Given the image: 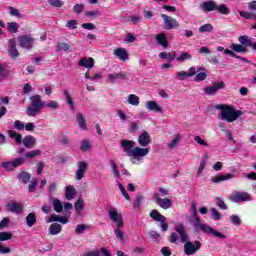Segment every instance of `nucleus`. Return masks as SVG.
<instances>
[{
	"instance_id": "1",
	"label": "nucleus",
	"mask_w": 256,
	"mask_h": 256,
	"mask_svg": "<svg viewBox=\"0 0 256 256\" xmlns=\"http://www.w3.org/2000/svg\"><path fill=\"white\" fill-rule=\"evenodd\" d=\"M121 148L123 149L124 153L128 157H133L134 159H141V157H147L151 148H141L135 147V141L124 139L121 141Z\"/></svg>"
},
{
	"instance_id": "2",
	"label": "nucleus",
	"mask_w": 256,
	"mask_h": 256,
	"mask_svg": "<svg viewBox=\"0 0 256 256\" xmlns=\"http://www.w3.org/2000/svg\"><path fill=\"white\" fill-rule=\"evenodd\" d=\"M217 109H220L221 112L218 114L219 119L222 121H227L228 123H233V121H237L241 115H243V111L235 110L233 107L227 104H221L216 106Z\"/></svg>"
},
{
	"instance_id": "3",
	"label": "nucleus",
	"mask_w": 256,
	"mask_h": 256,
	"mask_svg": "<svg viewBox=\"0 0 256 256\" xmlns=\"http://www.w3.org/2000/svg\"><path fill=\"white\" fill-rule=\"evenodd\" d=\"M192 223L193 227L197 229V227L202 231V233H205L206 235H213V237H218L219 239H227V236L217 230H215L213 227L201 223V218H199V214H192Z\"/></svg>"
},
{
	"instance_id": "4",
	"label": "nucleus",
	"mask_w": 256,
	"mask_h": 256,
	"mask_svg": "<svg viewBox=\"0 0 256 256\" xmlns=\"http://www.w3.org/2000/svg\"><path fill=\"white\" fill-rule=\"evenodd\" d=\"M30 101V106L26 109V115H28V117H37L39 111L45 107V102L41 101L40 95L31 96Z\"/></svg>"
},
{
	"instance_id": "5",
	"label": "nucleus",
	"mask_w": 256,
	"mask_h": 256,
	"mask_svg": "<svg viewBox=\"0 0 256 256\" xmlns=\"http://www.w3.org/2000/svg\"><path fill=\"white\" fill-rule=\"evenodd\" d=\"M201 242L195 240L194 242L187 241L184 244V253L185 255H195L199 249H201Z\"/></svg>"
},
{
	"instance_id": "6",
	"label": "nucleus",
	"mask_w": 256,
	"mask_h": 256,
	"mask_svg": "<svg viewBox=\"0 0 256 256\" xmlns=\"http://www.w3.org/2000/svg\"><path fill=\"white\" fill-rule=\"evenodd\" d=\"M150 217L151 219H153L154 221H158L161 224V231H167L169 229V224H167V218H165V216H163L161 213H159L156 209L152 210L150 212Z\"/></svg>"
},
{
	"instance_id": "7",
	"label": "nucleus",
	"mask_w": 256,
	"mask_h": 256,
	"mask_svg": "<svg viewBox=\"0 0 256 256\" xmlns=\"http://www.w3.org/2000/svg\"><path fill=\"white\" fill-rule=\"evenodd\" d=\"M229 199L230 201H233V203H243L245 201H251V194L247 192L236 191L229 196Z\"/></svg>"
},
{
	"instance_id": "8",
	"label": "nucleus",
	"mask_w": 256,
	"mask_h": 256,
	"mask_svg": "<svg viewBox=\"0 0 256 256\" xmlns=\"http://www.w3.org/2000/svg\"><path fill=\"white\" fill-rule=\"evenodd\" d=\"M25 164V159L23 157L15 158L12 161L3 162L2 167L7 171H13V169H17V167H21V165Z\"/></svg>"
},
{
	"instance_id": "9",
	"label": "nucleus",
	"mask_w": 256,
	"mask_h": 256,
	"mask_svg": "<svg viewBox=\"0 0 256 256\" xmlns=\"http://www.w3.org/2000/svg\"><path fill=\"white\" fill-rule=\"evenodd\" d=\"M18 41L20 43V47H22V49H27L28 51L33 49V43H35V39L31 37V35L18 36Z\"/></svg>"
},
{
	"instance_id": "10",
	"label": "nucleus",
	"mask_w": 256,
	"mask_h": 256,
	"mask_svg": "<svg viewBox=\"0 0 256 256\" xmlns=\"http://www.w3.org/2000/svg\"><path fill=\"white\" fill-rule=\"evenodd\" d=\"M161 17L164 21V29L171 30L179 28V22L177 21V19L171 16H167V14H162Z\"/></svg>"
},
{
	"instance_id": "11",
	"label": "nucleus",
	"mask_w": 256,
	"mask_h": 256,
	"mask_svg": "<svg viewBox=\"0 0 256 256\" xmlns=\"http://www.w3.org/2000/svg\"><path fill=\"white\" fill-rule=\"evenodd\" d=\"M221 89H225V82H223V81L216 82L212 86L204 87V93L206 95L211 96V95H215V93H217V91H221Z\"/></svg>"
},
{
	"instance_id": "12",
	"label": "nucleus",
	"mask_w": 256,
	"mask_h": 256,
	"mask_svg": "<svg viewBox=\"0 0 256 256\" xmlns=\"http://www.w3.org/2000/svg\"><path fill=\"white\" fill-rule=\"evenodd\" d=\"M155 202L161 207L162 209H171L173 206V202L169 198H160L159 194H154Z\"/></svg>"
},
{
	"instance_id": "13",
	"label": "nucleus",
	"mask_w": 256,
	"mask_h": 256,
	"mask_svg": "<svg viewBox=\"0 0 256 256\" xmlns=\"http://www.w3.org/2000/svg\"><path fill=\"white\" fill-rule=\"evenodd\" d=\"M6 211L21 215V213H23V205L18 202H10L6 205Z\"/></svg>"
},
{
	"instance_id": "14",
	"label": "nucleus",
	"mask_w": 256,
	"mask_h": 256,
	"mask_svg": "<svg viewBox=\"0 0 256 256\" xmlns=\"http://www.w3.org/2000/svg\"><path fill=\"white\" fill-rule=\"evenodd\" d=\"M200 9L206 13H211V11H217V3L213 0H208L200 3Z\"/></svg>"
},
{
	"instance_id": "15",
	"label": "nucleus",
	"mask_w": 256,
	"mask_h": 256,
	"mask_svg": "<svg viewBox=\"0 0 256 256\" xmlns=\"http://www.w3.org/2000/svg\"><path fill=\"white\" fill-rule=\"evenodd\" d=\"M238 41L246 49H247V47H251L253 49V51H256V42H253V40H251V38H249V36H247V35L239 36Z\"/></svg>"
},
{
	"instance_id": "16",
	"label": "nucleus",
	"mask_w": 256,
	"mask_h": 256,
	"mask_svg": "<svg viewBox=\"0 0 256 256\" xmlns=\"http://www.w3.org/2000/svg\"><path fill=\"white\" fill-rule=\"evenodd\" d=\"M138 143L140 147H147L151 143V136L149 132L143 131L138 137Z\"/></svg>"
},
{
	"instance_id": "17",
	"label": "nucleus",
	"mask_w": 256,
	"mask_h": 256,
	"mask_svg": "<svg viewBox=\"0 0 256 256\" xmlns=\"http://www.w3.org/2000/svg\"><path fill=\"white\" fill-rule=\"evenodd\" d=\"M8 55L12 59L17 58V56L19 55V50H17V41H15V38L9 40Z\"/></svg>"
},
{
	"instance_id": "18",
	"label": "nucleus",
	"mask_w": 256,
	"mask_h": 256,
	"mask_svg": "<svg viewBox=\"0 0 256 256\" xmlns=\"http://www.w3.org/2000/svg\"><path fill=\"white\" fill-rule=\"evenodd\" d=\"M87 167H88L87 162H83V161L78 162V170L76 171L77 181H81V179L85 177Z\"/></svg>"
},
{
	"instance_id": "19",
	"label": "nucleus",
	"mask_w": 256,
	"mask_h": 256,
	"mask_svg": "<svg viewBox=\"0 0 256 256\" xmlns=\"http://www.w3.org/2000/svg\"><path fill=\"white\" fill-rule=\"evenodd\" d=\"M79 67H85L86 69H93L95 67V60L91 57H83L78 62Z\"/></svg>"
},
{
	"instance_id": "20",
	"label": "nucleus",
	"mask_w": 256,
	"mask_h": 256,
	"mask_svg": "<svg viewBox=\"0 0 256 256\" xmlns=\"http://www.w3.org/2000/svg\"><path fill=\"white\" fill-rule=\"evenodd\" d=\"M175 231L180 235V239L182 243H187L189 236L187 235V231L185 230V226L183 224H179L175 226Z\"/></svg>"
},
{
	"instance_id": "21",
	"label": "nucleus",
	"mask_w": 256,
	"mask_h": 256,
	"mask_svg": "<svg viewBox=\"0 0 256 256\" xmlns=\"http://www.w3.org/2000/svg\"><path fill=\"white\" fill-rule=\"evenodd\" d=\"M22 143H23L24 147H26V149H33V147H35V145H37V139H35V137H33L31 135H27L22 140Z\"/></svg>"
},
{
	"instance_id": "22",
	"label": "nucleus",
	"mask_w": 256,
	"mask_h": 256,
	"mask_svg": "<svg viewBox=\"0 0 256 256\" xmlns=\"http://www.w3.org/2000/svg\"><path fill=\"white\" fill-rule=\"evenodd\" d=\"M108 215L113 223H123V215L121 213H117V210H109Z\"/></svg>"
},
{
	"instance_id": "23",
	"label": "nucleus",
	"mask_w": 256,
	"mask_h": 256,
	"mask_svg": "<svg viewBox=\"0 0 256 256\" xmlns=\"http://www.w3.org/2000/svg\"><path fill=\"white\" fill-rule=\"evenodd\" d=\"M62 223L63 225L69 223V219H67V217L65 216H59L57 214H53L48 218V223Z\"/></svg>"
},
{
	"instance_id": "24",
	"label": "nucleus",
	"mask_w": 256,
	"mask_h": 256,
	"mask_svg": "<svg viewBox=\"0 0 256 256\" xmlns=\"http://www.w3.org/2000/svg\"><path fill=\"white\" fill-rule=\"evenodd\" d=\"M114 55L120 59V61H127L129 59V54L125 48H117L114 50Z\"/></svg>"
},
{
	"instance_id": "25",
	"label": "nucleus",
	"mask_w": 256,
	"mask_h": 256,
	"mask_svg": "<svg viewBox=\"0 0 256 256\" xmlns=\"http://www.w3.org/2000/svg\"><path fill=\"white\" fill-rule=\"evenodd\" d=\"M156 41L159 45L164 47V49H167V47H169V42L167 41V34H165V33L157 34Z\"/></svg>"
},
{
	"instance_id": "26",
	"label": "nucleus",
	"mask_w": 256,
	"mask_h": 256,
	"mask_svg": "<svg viewBox=\"0 0 256 256\" xmlns=\"http://www.w3.org/2000/svg\"><path fill=\"white\" fill-rule=\"evenodd\" d=\"M146 107L149 111H154V113H163V109L155 101H147Z\"/></svg>"
},
{
	"instance_id": "27",
	"label": "nucleus",
	"mask_w": 256,
	"mask_h": 256,
	"mask_svg": "<svg viewBox=\"0 0 256 256\" xmlns=\"http://www.w3.org/2000/svg\"><path fill=\"white\" fill-rule=\"evenodd\" d=\"M235 175L233 174H224L212 177V183H221V181H228V179H233Z\"/></svg>"
},
{
	"instance_id": "28",
	"label": "nucleus",
	"mask_w": 256,
	"mask_h": 256,
	"mask_svg": "<svg viewBox=\"0 0 256 256\" xmlns=\"http://www.w3.org/2000/svg\"><path fill=\"white\" fill-rule=\"evenodd\" d=\"M8 135L11 139L16 141L17 145H21L23 143V136L20 133H17L15 130H9Z\"/></svg>"
},
{
	"instance_id": "29",
	"label": "nucleus",
	"mask_w": 256,
	"mask_h": 256,
	"mask_svg": "<svg viewBox=\"0 0 256 256\" xmlns=\"http://www.w3.org/2000/svg\"><path fill=\"white\" fill-rule=\"evenodd\" d=\"M26 224L28 227H34V225H37V214L34 212L29 213L26 216Z\"/></svg>"
},
{
	"instance_id": "30",
	"label": "nucleus",
	"mask_w": 256,
	"mask_h": 256,
	"mask_svg": "<svg viewBox=\"0 0 256 256\" xmlns=\"http://www.w3.org/2000/svg\"><path fill=\"white\" fill-rule=\"evenodd\" d=\"M230 49L235 53H247L249 50L243 44L232 43Z\"/></svg>"
},
{
	"instance_id": "31",
	"label": "nucleus",
	"mask_w": 256,
	"mask_h": 256,
	"mask_svg": "<svg viewBox=\"0 0 256 256\" xmlns=\"http://www.w3.org/2000/svg\"><path fill=\"white\" fill-rule=\"evenodd\" d=\"M125 223L120 222L117 224L116 229L114 230V233L120 241H123L125 239V234L121 231L122 227H124Z\"/></svg>"
},
{
	"instance_id": "32",
	"label": "nucleus",
	"mask_w": 256,
	"mask_h": 256,
	"mask_svg": "<svg viewBox=\"0 0 256 256\" xmlns=\"http://www.w3.org/2000/svg\"><path fill=\"white\" fill-rule=\"evenodd\" d=\"M76 119L80 129H82V131H87V121L85 120L83 113H78Z\"/></svg>"
},
{
	"instance_id": "33",
	"label": "nucleus",
	"mask_w": 256,
	"mask_h": 256,
	"mask_svg": "<svg viewBox=\"0 0 256 256\" xmlns=\"http://www.w3.org/2000/svg\"><path fill=\"white\" fill-rule=\"evenodd\" d=\"M63 229V226L59 223H53L49 226L50 235H59V232Z\"/></svg>"
},
{
	"instance_id": "34",
	"label": "nucleus",
	"mask_w": 256,
	"mask_h": 256,
	"mask_svg": "<svg viewBox=\"0 0 256 256\" xmlns=\"http://www.w3.org/2000/svg\"><path fill=\"white\" fill-rule=\"evenodd\" d=\"M18 179L21 181V183H24V185H27L29 181H31V174L28 172L22 171L20 174H18Z\"/></svg>"
},
{
	"instance_id": "35",
	"label": "nucleus",
	"mask_w": 256,
	"mask_h": 256,
	"mask_svg": "<svg viewBox=\"0 0 256 256\" xmlns=\"http://www.w3.org/2000/svg\"><path fill=\"white\" fill-rule=\"evenodd\" d=\"M75 193H77V191L75 190V188L73 186L66 187L65 197L68 201H71V199H73V197L75 196Z\"/></svg>"
},
{
	"instance_id": "36",
	"label": "nucleus",
	"mask_w": 256,
	"mask_h": 256,
	"mask_svg": "<svg viewBox=\"0 0 256 256\" xmlns=\"http://www.w3.org/2000/svg\"><path fill=\"white\" fill-rule=\"evenodd\" d=\"M87 229H91V226L85 224H78L75 229L77 235H83Z\"/></svg>"
},
{
	"instance_id": "37",
	"label": "nucleus",
	"mask_w": 256,
	"mask_h": 256,
	"mask_svg": "<svg viewBox=\"0 0 256 256\" xmlns=\"http://www.w3.org/2000/svg\"><path fill=\"white\" fill-rule=\"evenodd\" d=\"M52 205L54 207V211H56V213H61L63 211V203H61V200L59 199H54L52 202Z\"/></svg>"
},
{
	"instance_id": "38",
	"label": "nucleus",
	"mask_w": 256,
	"mask_h": 256,
	"mask_svg": "<svg viewBox=\"0 0 256 256\" xmlns=\"http://www.w3.org/2000/svg\"><path fill=\"white\" fill-rule=\"evenodd\" d=\"M108 77L110 81H115V79H121L122 81H125L127 79V74L121 72L116 74H110Z\"/></svg>"
},
{
	"instance_id": "39",
	"label": "nucleus",
	"mask_w": 256,
	"mask_h": 256,
	"mask_svg": "<svg viewBox=\"0 0 256 256\" xmlns=\"http://www.w3.org/2000/svg\"><path fill=\"white\" fill-rule=\"evenodd\" d=\"M216 11L221 15H229L230 11L225 4L216 5Z\"/></svg>"
},
{
	"instance_id": "40",
	"label": "nucleus",
	"mask_w": 256,
	"mask_h": 256,
	"mask_svg": "<svg viewBox=\"0 0 256 256\" xmlns=\"http://www.w3.org/2000/svg\"><path fill=\"white\" fill-rule=\"evenodd\" d=\"M41 155V150H32L24 154L25 159H35Z\"/></svg>"
},
{
	"instance_id": "41",
	"label": "nucleus",
	"mask_w": 256,
	"mask_h": 256,
	"mask_svg": "<svg viewBox=\"0 0 256 256\" xmlns=\"http://www.w3.org/2000/svg\"><path fill=\"white\" fill-rule=\"evenodd\" d=\"M7 29L10 33H17L19 31V23L17 22H9L7 24Z\"/></svg>"
},
{
	"instance_id": "42",
	"label": "nucleus",
	"mask_w": 256,
	"mask_h": 256,
	"mask_svg": "<svg viewBox=\"0 0 256 256\" xmlns=\"http://www.w3.org/2000/svg\"><path fill=\"white\" fill-rule=\"evenodd\" d=\"M64 96L66 97V103L70 105V109H75V102H73V98L71 97V94H69V91L64 90Z\"/></svg>"
},
{
	"instance_id": "43",
	"label": "nucleus",
	"mask_w": 256,
	"mask_h": 256,
	"mask_svg": "<svg viewBox=\"0 0 256 256\" xmlns=\"http://www.w3.org/2000/svg\"><path fill=\"white\" fill-rule=\"evenodd\" d=\"M187 59H193V56L187 52H182L180 56L176 58V61L183 63V61H187Z\"/></svg>"
},
{
	"instance_id": "44",
	"label": "nucleus",
	"mask_w": 256,
	"mask_h": 256,
	"mask_svg": "<svg viewBox=\"0 0 256 256\" xmlns=\"http://www.w3.org/2000/svg\"><path fill=\"white\" fill-rule=\"evenodd\" d=\"M56 48L57 51H69V49H71V46L69 45V43L60 42L57 43Z\"/></svg>"
},
{
	"instance_id": "45",
	"label": "nucleus",
	"mask_w": 256,
	"mask_h": 256,
	"mask_svg": "<svg viewBox=\"0 0 256 256\" xmlns=\"http://www.w3.org/2000/svg\"><path fill=\"white\" fill-rule=\"evenodd\" d=\"M110 165H111V167H112V171H113V173H114V177H115L116 179H119L121 173L119 172V169H117V164H115V160L111 159V160H110Z\"/></svg>"
},
{
	"instance_id": "46",
	"label": "nucleus",
	"mask_w": 256,
	"mask_h": 256,
	"mask_svg": "<svg viewBox=\"0 0 256 256\" xmlns=\"http://www.w3.org/2000/svg\"><path fill=\"white\" fill-rule=\"evenodd\" d=\"M9 13L10 15H12V17H18V19H23V15H21V13H19V10H17V8L10 6L9 8Z\"/></svg>"
},
{
	"instance_id": "47",
	"label": "nucleus",
	"mask_w": 256,
	"mask_h": 256,
	"mask_svg": "<svg viewBox=\"0 0 256 256\" xmlns=\"http://www.w3.org/2000/svg\"><path fill=\"white\" fill-rule=\"evenodd\" d=\"M128 103H129L130 105H134V106L139 105V97H138L137 95H135V94L129 95V97H128Z\"/></svg>"
},
{
	"instance_id": "48",
	"label": "nucleus",
	"mask_w": 256,
	"mask_h": 256,
	"mask_svg": "<svg viewBox=\"0 0 256 256\" xmlns=\"http://www.w3.org/2000/svg\"><path fill=\"white\" fill-rule=\"evenodd\" d=\"M211 31H213L212 24H204L199 28L200 33H211Z\"/></svg>"
},
{
	"instance_id": "49",
	"label": "nucleus",
	"mask_w": 256,
	"mask_h": 256,
	"mask_svg": "<svg viewBox=\"0 0 256 256\" xmlns=\"http://www.w3.org/2000/svg\"><path fill=\"white\" fill-rule=\"evenodd\" d=\"M10 239H13L11 232H0V241H9Z\"/></svg>"
},
{
	"instance_id": "50",
	"label": "nucleus",
	"mask_w": 256,
	"mask_h": 256,
	"mask_svg": "<svg viewBox=\"0 0 256 256\" xmlns=\"http://www.w3.org/2000/svg\"><path fill=\"white\" fill-rule=\"evenodd\" d=\"M211 216L214 221H220V219L222 218L221 213L215 208H211Z\"/></svg>"
},
{
	"instance_id": "51",
	"label": "nucleus",
	"mask_w": 256,
	"mask_h": 256,
	"mask_svg": "<svg viewBox=\"0 0 256 256\" xmlns=\"http://www.w3.org/2000/svg\"><path fill=\"white\" fill-rule=\"evenodd\" d=\"M84 205H85V201H83V198H79L75 203L74 207L76 211H83Z\"/></svg>"
},
{
	"instance_id": "52",
	"label": "nucleus",
	"mask_w": 256,
	"mask_h": 256,
	"mask_svg": "<svg viewBox=\"0 0 256 256\" xmlns=\"http://www.w3.org/2000/svg\"><path fill=\"white\" fill-rule=\"evenodd\" d=\"M44 107H47L48 109H59V102L57 101H50L48 103H45Z\"/></svg>"
},
{
	"instance_id": "53",
	"label": "nucleus",
	"mask_w": 256,
	"mask_h": 256,
	"mask_svg": "<svg viewBox=\"0 0 256 256\" xmlns=\"http://www.w3.org/2000/svg\"><path fill=\"white\" fill-rule=\"evenodd\" d=\"M207 79V73L206 72H200V73H198L196 76H195V78H194V80L197 82V83H199V82H201V81H205Z\"/></svg>"
},
{
	"instance_id": "54",
	"label": "nucleus",
	"mask_w": 256,
	"mask_h": 256,
	"mask_svg": "<svg viewBox=\"0 0 256 256\" xmlns=\"http://www.w3.org/2000/svg\"><path fill=\"white\" fill-rule=\"evenodd\" d=\"M84 9H85V5L83 4H75L73 7V11L74 13H76V15L83 13Z\"/></svg>"
},
{
	"instance_id": "55",
	"label": "nucleus",
	"mask_w": 256,
	"mask_h": 256,
	"mask_svg": "<svg viewBox=\"0 0 256 256\" xmlns=\"http://www.w3.org/2000/svg\"><path fill=\"white\" fill-rule=\"evenodd\" d=\"M216 201H217L216 202L217 207H219L220 209H223V210L228 209L227 204H225V201H223V199H221L220 197H217Z\"/></svg>"
},
{
	"instance_id": "56",
	"label": "nucleus",
	"mask_w": 256,
	"mask_h": 256,
	"mask_svg": "<svg viewBox=\"0 0 256 256\" xmlns=\"http://www.w3.org/2000/svg\"><path fill=\"white\" fill-rule=\"evenodd\" d=\"M49 5H52V7H56L57 9L61 8L62 5H64L63 1L61 0H48Z\"/></svg>"
},
{
	"instance_id": "57",
	"label": "nucleus",
	"mask_w": 256,
	"mask_h": 256,
	"mask_svg": "<svg viewBox=\"0 0 256 256\" xmlns=\"http://www.w3.org/2000/svg\"><path fill=\"white\" fill-rule=\"evenodd\" d=\"M149 236L157 243H159V240L161 239V234H159L157 231H150Z\"/></svg>"
},
{
	"instance_id": "58",
	"label": "nucleus",
	"mask_w": 256,
	"mask_h": 256,
	"mask_svg": "<svg viewBox=\"0 0 256 256\" xmlns=\"http://www.w3.org/2000/svg\"><path fill=\"white\" fill-rule=\"evenodd\" d=\"M187 77H189V73L185 71H180L177 73L176 79H178V81H185Z\"/></svg>"
},
{
	"instance_id": "59",
	"label": "nucleus",
	"mask_w": 256,
	"mask_h": 256,
	"mask_svg": "<svg viewBox=\"0 0 256 256\" xmlns=\"http://www.w3.org/2000/svg\"><path fill=\"white\" fill-rule=\"evenodd\" d=\"M37 178H33V180L31 181V183L28 186V191L29 193H34L35 192V188L37 187Z\"/></svg>"
},
{
	"instance_id": "60",
	"label": "nucleus",
	"mask_w": 256,
	"mask_h": 256,
	"mask_svg": "<svg viewBox=\"0 0 256 256\" xmlns=\"http://www.w3.org/2000/svg\"><path fill=\"white\" fill-rule=\"evenodd\" d=\"M179 135L175 136V138L171 141V143L168 144L169 149H174V147H177L180 141Z\"/></svg>"
},
{
	"instance_id": "61",
	"label": "nucleus",
	"mask_w": 256,
	"mask_h": 256,
	"mask_svg": "<svg viewBox=\"0 0 256 256\" xmlns=\"http://www.w3.org/2000/svg\"><path fill=\"white\" fill-rule=\"evenodd\" d=\"M141 201H143V195L138 194L135 197L134 200V208L136 209L137 207H141Z\"/></svg>"
},
{
	"instance_id": "62",
	"label": "nucleus",
	"mask_w": 256,
	"mask_h": 256,
	"mask_svg": "<svg viewBox=\"0 0 256 256\" xmlns=\"http://www.w3.org/2000/svg\"><path fill=\"white\" fill-rule=\"evenodd\" d=\"M66 27H67L68 29H77V20H75V19L69 20V21L66 23Z\"/></svg>"
},
{
	"instance_id": "63",
	"label": "nucleus",
	"mask_w": 256,
	"mask_h": 256,
	"mask_svg": "<svg viewBox=\"0 0 256 256\" xmlns=\"http://www.w3.org/2000/svg\"><path fill=\"white\" fill-rule=\"evenodd\" d=\"M230 220H231V223H233V225H241V218H239V216L237 215H232L230 216Z\"/></svg>"
},
{
	"instance_id": "64",
	"label": "nucleus",
	"mask_w": 256,
	"mask_h": 256,
	"mask_svg": "<svg viewBox=\"0 0 256 256\" xmlns=\"http://www.w3.org/2000/svg\"><path fill=\"white\" fill-rule=\"evenodd\" d=\"M80 149L81 151H89V149H91V144L87 140H83Z\"/></svg>"
}]
</instances>
